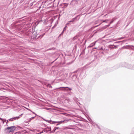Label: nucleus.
Instances as JSON below:
<instances>
[{"mask_svg":"<svg viewBox=\"0 0 134 134\" xmlns=\"http://www.w3.org/2000/svg\"><path fill=\"white\" fill-rule=\"evenodd\" d=\"M65 27H64V30H65Z\"/></svg>","mask_w":134,"mask_h":134,"instance_id":"nucleus-10","label":"nucleus"},{"mask_svg":"<svg viewBox=\"0 0 134 134\" xmlns=\"http://www.w3.org/2000/svg\"><path fill=\"white\" fill-rule=\"evenodd\" d=\"M108 20H103V22H107V21H108Z\"/></svg>","mask_w":134,"mask_h":134,"instance_id":"nucleus-5","label":"nucleus"},{"mask_svg":"<svg viewBox=\"0 0 134 134\" xmlns=\"http://www.w3.org/2000/svg\"><path fill=\"white\" fill-rule=\"evenodd\" d=\"M22 115V114H21V115H20V116H21Z\"/></svg>","mask_w":134,"mask_h":134,"instance_id":"nucleus-9","label":"nucleus"},{"mask_svg":"<svg viewBox=\"0 0 134 134\" xmlns=\"http://www.w3.org/2000/svg\"><path fill=\"white\" fill-rule=\"evenodd\" d=\"M96 41H95L94 42H93V43H92L91 44L90 46H89V47H92L93 46H94L95 45L96 43Z\"/></svg>","mask_w":134,"mask_h":134,"instance_id":"nucleus-3","label":"nucleus"},{"mask_svg":"<svg viewBox=\"0 0 134 134\" xmlns=\"http://www.w3.org/2000/svg\"><path fill=\"white\" fill-rule=\"evenodd\" d=\"M34 118V117H33L32 118V119H33Z\"/></svg>","mask_w":134,"mask_h":134,"instance_id":"nucleus-13","label":"nucleus"},{"mask_svg":"<svg viewBox=\"0 0 134 134\" xmlns=\"http://www.w3.org/2000/svg\"><path fill=\"white\" fill-rule=\"evenodd\" d=\"M65 91V90H64V91Z\"/></svg>","mask_w":134,"mask_h":134,"instance_id":"nucleus-12","label":"nucleus"},{"mask_svg":"<svg viewBox=\"0 0 134 134\" xmlns=\"http://www.w3.org/2000/svg\"><path fill=\"white\" fill-rule=\"evenodd\" d=\"M19 118V117H14V118H11L10 119H9L7 121V122H8L10 121H13V119H14V120H15L16 119H18Z\"/></svg>","mask_w":134,"mask_h":134,"instance_id":"nucleus-2","label":"nucleus"},{"mask_svg":"<svg viewBox=\"0 0 134 134\" xmlns=\"http://www.w3.org/2000/svg\"><path fill=\"white\" fill-rule=\"evenodd\" d=\"M16 133H21V132L20 131H19V132H16Z\"/></svg>","mask_w":134,"mask_h":134,"instance_id":"nucleus-7","label":"nucleus"},{"mask_svg":"<svg viewBox=\"0 0 134 134\" xmlns=\"http://www.w3.org/2000/svg\"><path fill=\"white\" fill-rule=\"evenodd\" d=\"M16 127L14 126L9 127L6 129V130H9L8 131V132L10 133L13 132L15 130Z\"/></svg>","mask_w":134,"mask_h":134,"instance_id":"nucleus-1","label":"nucleus"},{"mask_svg":"<svg viewBox=\"0 0 134 134\" xmlns=\"http://www.w3.org/2000/svg\"><path fill=\"white\" fill-rule=\"evenodd\" d=\"M95 48V49H96V48Z\"/></svg>","mask_w":134,"mask_h":134,"instance_id":"nucleus-15","label":"nucleus"},{"mask_svg":"<svg viewBox=\"0 0 134 134\" xmlns=\"http://www.w3.org/2000/svg\"><path fill=\"white\" fill-rule=\"evenodd\" d=\"M69 88V90H72L71 88H70L69 87H62L59 88H58V89H60V88Z\"/></svg>","mask_w":134,"mask_h":134,"instance_id":"nucleus-4","label":"nucleus"},{"mask_svg":"<svg viewBox=\"0 0 134 134\" xmlns=\"http://www.w3.org/2000/svg\"><path fill=\"white\" fill-rule=\"evenodd\" d=\"M66 90L67 91H68V90Z\"/></svg>","mask_w":134,"mask_h":134,"instance_id":"nucleus-11","label":"nucleus"},{"mask_svg":"<svg viewBox=\"0 0 134 134\" xmlns=\"http://www.w3.org/2000/svg\"><path fill=\"white\" fill-rule=\"evenodd\" d=\"M0 119L1 120H2V121H3L4 120H4L3 119H2V118H0Z\"/></svg>","mask_w":134,"mask_h":134,"instance_id":"nucleus-6","label":"nucleus"},{"mask_svg":"<svg viewBox=\"0 0 134 134\" xmlns=\"http://www.w3.org/2000/svg\"><path fill=\"white\" fill-rule=\"evenodd\" d=\"M112 22H113V21H111V22H110V24H111Z\"/></svg>","mask_w":134,"mask_h":134,"instance_id":"nucleus-8","label":"nucleus"},{"mask_svg":"<svg viewBox=\"0 0 134 134\" xmlns=\"http://www.w3.org/2000/svg\"><path fill=\"white\" fill-rule=\"evenodd\" d=\"M61 90H63V89H61Z\"/></svg>","mask_w":134,"mask_h":134,"instance_id":"nucleus-14","label":"nucleus"}]
</instances>
